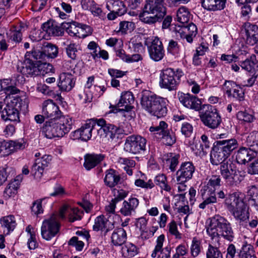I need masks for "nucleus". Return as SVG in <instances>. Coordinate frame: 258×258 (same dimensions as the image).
<instances>
[{"label":"nucleus","instance_id":"nucleus-1","mask_svg":"<svg viewBox=\"0 0 258 258\" xmlns=\"http://www.w3.org/2000/svg\"><path fill=\"white\" fill-rule=\"evenodd\" d=\"M207 232L212 239H215L219 245L220 237L229 242H232L235 237L231 224L227 219L219 215H215L210 218V223L207 228Z\"/></svg>","mask_w":258,"mask_h":258},{"label":"nucleus","instance_id":"nucleus-2","mask_svg":"<svg viewBox=\"0 0 258 258\" xmlns=\"http://www.w3.org/2000/svg\"><path fill=\"white\" fill-rule=\"evenodd\" d=\"M141 104L143 108L157 118H161L167 114L166 101L162 97L145 92L142 95Z\"/></svg>","mask_w":258,"mask_h":258},{"label":"nucleus","instance_id":"nucleus-3","mask_svg":"<svg viewBox=\"0 0 258 258\" xmlns=\"http://www.w3.org/2000/svg\"><path fill=\"white\" fill-rule=\"evenodd\" d=\"M28 107V103L19 97H15L3 110L1 117L4 120L19 122V111Z\"/></svg>","mask_w":258,"mask_h":258},{"label":"nucleus","instance_id":"nucleus-4","mask_svg":"<svg viewBox=\"0 0 258 258\" xmlns=\"http://www.w3.org/2000/svg\"><path fill=\"white\" fill-rule=\"evenodd\" d=\"M200 117L203 124L211 129L217 128L222 121L218 110L210 104L202 105L200 111Z\"/></svg>","mask_w":258,"mask_h":258},{"label":"nucleus","instance_id":"nucleus-5","mask_svg":"<svg viewBox=\"0 0 258 258\" xmlns=\"http://www.w3.org/2000/svg\"><path fill=\"white\" fill-rule=\"evenodd\" d=\"M219 169L227 186H236L241 181L242 176L234 164L226 162L220 165Z\"/></svg>","mask_w":258,"mask_h":258},{"label":"nucleus","instance_id":"nucleus-6","mask_svg":"<svg viewBox=\"0 0 258 258\" xmlns=\"http://www.w3.org/2000/svg\"><path fill=\"white\" fill-rule=\"evenodd\" d=\"M225 204L228 210L236 219L244 220L246 214L245 205L237 193L234 192L229 195L226 198Z\"/></svg>","mask_w":258,"mask_h":258},{"label":"nucleus","instance_id":"nucleus-7","mask_svg":"<svg viewBox=\"0 0 258 258\" xmlns=\"http://www.w3.org/2000/svg\"><path fill=\"white\" fill-rule=\"evenodd\" d=\"M147 140L140 136L133 135L126 138L124 145L125 152L137 155L146 150Z\"/></svg>","mask_w":258,"mask_h":258},{"label":"nucleus","instance_id":"nucleus-8","mask_svg":"<svg viewBox=\"0 0 258 258\" xmlns=\"http://www.w3.org/2000/svg\"><path fill=\"white\" fill-rule=\"evenodd\" d=\"M180 76L177 75L172 69L167 68L161 71L159 85L161 88L172 91L176 89Z\"/></svg>","mask_w":258,"mask_h":258},{"label":"nucleus","instance_id":"nucleus-9","mask_svg":"<svg viewBox=\"0 0 258 258\" xmlns=\"http://www.w3.org/2000/svg\"><path fill=\"white\" fill-rule=\"evenodd\" d=\"M59 229L60 224L56 217L52 216L42 223L41 228L42 237L46 240H50L58 233Z\"/></svg>","mask_w":258,"mask_h":258},{"label":"nucleus","instance_id":"nucleus-10","mask_svg":"<svg viewBox=\"0 0 258 258\" xmlns=\"http://www.w3.org/2000/svg\"><path fill=\"white\" fill-rule=\"evenodd\" d=\"M97 127H98L96 119H91L87 121L86 123L80 128L82 141H88L92 138L99 140Z\"/></svg>","mask_w":258,"mask_h":258},{"label":"nucleus","instance_id":"nucleus-11","mask_svg":"<svg viewBox=\"0 0 258 258\" xmlns=\"http://www.w3.org/2000/svg\"><path fill=\"white\" fill-rule=\"evenodd\" d=\"M96 121L97 122V126L98 127H97V133L99 135V140L106 137L109 134L111 138L114 136L115 134H120V131L119 130V127L113 124L107 123L104 119H96Z\"/></svg>","mask_w":258,"mask_h":258},{"label":"nucleus","instance_id":"nucleus-12","mask_svg":"<svg viewBox=\"0 0 258 258\" xmlns=\"http://www.w3.org/2000/svg\"><path fill=\"white\" fill-rule=\"evenodd\" d=\"M51 161V156L49 155H44L41 158H38L35 160L31 170V173L34 178L40 179L44 169L48 166Z\"/></svg>","mask_w":258,"mask_h":258},{"label":"nucleus","instance_id":"nucleus-13","mask_svg":"<svg viewBox=\"0 0 258 258\" xmlns=\"http://www.w3.org/2000/svg\"><path fill=\"white\" fill-rule=\"evenodd\" d=\"M195 170V167L190 162L182 163L176 172V179L179 182H185L190 179Z\"/></svg>","mask_w":258,"mask_h":258},{"label":"nucleus","instance_id":"nucleus-14","mask_svg":"<svg viewBox=\"0 0 258 258\" xmlns=\"http://www.w3.org/2000/svg\"><path fill=\"white\" fill-rule=\"evenodd\" d=\"M165 240V236L161 234L158 237L155 248L151 254L152 257L157 258H170L171 250L170 245H167L163 248V242Z\"/></svg>","mask_w":258,"mask_h":258},{"label":"nucleus","instance_id":"nucleus-15","mask_svg":"<svg viewBox=\"0 0 258 258\" xmlns=\"http://www.w3.org/2000/svg\"><path fill=\"white\" fill-rule=\"evenodd\" d=\"M150 57L156 61L161 60L164 56V50L162 42L155 37L152 40L151 45L148 48Z\"/></svg>","mask_w":258,"mask_h":258},{"label":"nucleus","instance_id":"nucleus-16","mask_svg":"<svg viewBox=\"0 0 258 258\" xmlns=\"http://www.w3.org/2000/svg\"><path fill=\"white\" fill-rule=\"evenodd\" d=\"M180 102L186 107L196 111L201 110V101L197 97L189 94H181L179 96Z\"/></svg>","mask_w":258,"mask_h":258},{"label":"nucleus","instance_id":"nucleus-17","mask_svg":"<svg viewBox=\"0 0 258 258\" xmlns=\"http://www.w3.org/2000/svg\"><path fill=\"white\" fill-rule=\"evenodd\" d=\"M134 97L131 92L127 91L122 93L120 99L117 103V107H124V108L117 109L115 107V109L112 110L114 113H116L118 111H129L131 110L133 107L132 106L134 102Z\"/></svg>","mask_w":258,"mask_h":258},{"label":"nucleus","instance_id":"nucleus-18","mask_svg":"<svg viewBox=\"0 0 258 258\" xmlns=\"http://www.w3.org/2000/svg\"><path fill=\"white\" fill-rule=\"evenodd\" d=\"M59 112L58 107L52 100H47L43 102L42 114L45 117L50 118V119L57 118Z\"/></svg>","mask_w":258,"mask_h":258},{"label":"nucleus","instance_id":"nucleus-19","mask_svg":"<svg viewBox=\"0 0 258 258\" xmlns=\"http://www.w3.org/2000/svg\"><path fill=\"white\" fill-rule=\"evenodd\" d=\"M75 80L71 73H62L59 77L58 86L62 91H70L74 87Z\"/></svg>","mask_w":258,"mask_h":258},{"label":"nucleus","instance_id":"nucleus-20","mask_svg":"<svg viewBox=\"0 0 258 258\" xmlns=\"http://www.w3.org/2000/svg\"><path fill=\"white\" fill-rule=\"evenodd\" d=\"M215 144L222 151L223 150L228 156H229L231 152L238 147L237 141L234 138L217 141Z\"/></svg>","mask_w":258,"mask_h":258},{"label":"nucleus","instance_id":"nucleus-21","mask_svg":"<svg viewBox=\"0 0 258 258\" xmlns=\"http://www.w3.org/2000/svg\"><path fill=\"white\" fill-rule=\"evenodd\" d=\"M255 153L249 148L241 147L237 152L236 160L239 164H244L255 157Z\"/></svg>","mask_w":258,"mask_h":258},{"label":"nucleus","instance_id":"nucleus-22","mask_svg":"<svg viewBox=\"0 0 258 258\" xmlns=\"http://www.w3.org/2000/svg\"><path fill=\"white\" fill-rule=\"evenodd\" d=\"M38 66L32 59L25 57V60L23 66L20 69L21 73L27 77L38 75Z\"/></svg>","mask_w":258,"mask_h":258},{"label":"nucleus","instance_id":"nucleus-23","mask_svg":"<svg viewBox=\"0 0 258 258\" xmlns=\"http://www.w3.org/2000/svg\"><path fill=\"white\" fill-rule=\"evenodd\" d=\"M229 156L226 155L221 148L218 147L215 143L211 152L210 160L213 165L222 164L225 163L224 161Z\"/></svg>","mask_w":258,"mask_h":258},{"label":"nucleus","instance_id":"nucleus-24","mask_svg":"<svg viewBox=\"0 0 258 258\" xmlns=\"http://www.w3.org/2000/svg\"><path fill=\"white\" fill-rule=\"evenodd\" d=\"M139 203V200L136 198H130L128 201H124L120 210V213L125 216H131L135 212Z\"/></svg>","mask_w":258,"mask_h":258},{"label":"nucleus","instance_id":"nucleus-25","mask_svg":"<svg viewBox=\"0 0 258 258\" xmlns=\"http://www.w3.org/2000/svg\"><path fill=\"white\" fill-rule=\"evenodd\" d=\"M245 33L247 44L258 45V27L256 25L249 24L245 29Z\"/></svg>","mask_w":258,"mask_h":258},{"label":"nucleus","instance_id":"nucleus-26","mask_svg":"<svg viewBox=\"0 0 258 258\" xmlns=\"http://www.w3.org/2000/svg\"><path fill=\"white\" fill-rule=\"evenodd\" d=\"M226 0H202V6L209 11L223 10L225 6Z\"/></svg>","mask_w":258,"mask_h":258},{"label":"nucleus","instance_id":"nucleus-27","mask_svg":"<svg viewBox=\"0 0 258 258\" xmlns=\"http://www.w3.org/2000/svg\"><path fill=\"white\" fill-rule=\"evenodd\" d=\"M111 242L115 246H122L126 242V233L122 228L115 229L111 235Z\"/></svg>","mask_w":258,"mask_h":258},{"label":"nucleus","instance_id":"nucleus-28","mask_svg":"<svg viewBox=\"0 0 258 258\" xmlns=\"http://www.w3.org/2000/svg\"><path fill=\"white\" fill-rule=\"evenodd\" d=\"M4 232L8 235L15 228L17 223L15 218L13 215H9L2 218L0 220Z\"/></svg>","mask_w":258,"mask_h":258},{"label":"nucleus","instance_id":"nucleus-29","mask_svg":"<svg viewBox=\"0 0 258 258\" xmlns=\"http://www.w3.org/2000/svg\"><path fill=\"white\" fill-rule=\"evenodd\" d=\"M113 224L109 222L103 215L98 216L95 220V224L93 228L95 231L103 230L106 229L105 232H107L109 229L112 228Z\"/></svg>","mask_w":258,"mask_h":258},{"label":"nucleus","instance_id":"nucleus-30","mask_svg":"<svg viewBox=\"0 0 258 258\" xmlns=\"http://www.w3.org/2000/svg\"><path fill=\"white\" fill-rule=\"evenodd\" d=\"M120 180L119 175L112 169L108 170L106 172V175L104 181L106 185L109 187H113L116 185Z\"/></svg>","mask_w":258,"mask_h":258},{"label":"nucleus","instance_id":"nucleus-31","mask_svg":"<svg viewBox=\"0 0 258 258\" xmlns=\"http://www.w3.org/2000/svg\"><path fill=\"white\" fill-rule=\"evenodd\" d=\"M221 180L219 175H212L203 189L205 192H207L208 195L209 194H213L215 190L221 186Z\"/></svg>","mask_w":258,"mask_h":258},{"label":"nucleus","instance_id":"nucleus-32","mask_svg":"<svg viewBox=\"0 0 258 258\" xmlns=\"http://www.w3.org/2000/svg\"><path fill=\"white\" fill-rule=\"evenodd\" d=\"M104 156L102 154H91L86 156L84 165L87 170H90L103 160Z\"/></svg>","mask_w":258,"mask_h":258},{"label":"nucleus","instance_id":"nucleus-33","mask_svg":"<svg viewBox=\"0 0 258 258\" xmlns=\"http://www.w3.org/2000/svg\"><path fill=\"white\" fill-rule=\"evenodd\" d=\"M248 202L251 207L258 212V187L253 185L247 191Z\"/></svg>","mask_w":258,"mask_h":258},{"label":"nucleus","instance_id":"nucleus-34","mask_svg":"<svg viewBox=\"0 0 258 258\" xmlns=\"http://www.w3.org/2000/svg\"><path fill=\"white\" fill-rule=\"evenodd\" d=\"M257 61L256 56L254 54L251 55L249 58L239 62V65L243 70L249 73L256 72L255 69V62Z\"/></svg>","mask_w":258,"mask_h":258},{"label":"nucleus","instance_id":"nucleus-35","mask_svg":"<svg viewBox=\"0 0 258 258\" xmlns=\"http://www.w3.org/2000/svg\"><path fill=\"white\" fill-rule=\"evenodd\" d=\"M41 28L43 31L46 32L49 35L61 36L63 33L60 27L49 21L44 23Z\"/></svg>","mask_w":258,"mask_h":258},{"label":"nucleus","instance_id":"nucleus-36","mask_svg":"<svg viewBox=\"0 0 258 258\" xmlns=\"http://www.w3.org/2000/svg\"><path fill=\"white\" fill-rule=\"evenodd\" d=\"M121 253L124 257H132L138 254V249L135 245L130 242H126L122 245Z\"/></svg>","mask_w":258,"mask_h":258},{"label":"nucleus","instance_id":"nucleus-37","mask_svg":"<svg viewBox=\"0 0 258 258\" xmlns=\"http://www.w3.org/2000/svg\"><path fill=\"white\" fill-rule=\"evenodd\" d=\"M107 8L110 11L117 13V16L123 15L126 11L124 4L119 1L109 2L107 5Z\"/></svg>","mask_w":258,"mask_h":258},{"label":"nucleus","instance_id":"nucleus-38","mask_svg":"<svg viewBox=\"0 0 258 258\" xmlns=\"http://www.w3.org/2000/svg\"><path fill=\"white\" fill-rule=\"evenodd\" d=\"M46 59L55 58L58 54V47L50 43L45 42L42 47Z\"/></svg>","mask_w":258,"mask_h":258},{"label":"nucleus","instance_id":"nucleus-39","mask_svg":"<svg viewBox=\"0 0 258 258\" xmlns=\"http://www.w3.org/2000/svg\"><path fill=\"white\" fill-rule=\"evenodd\" d=\"M168 125L163 121H160L158 125L156 126H151L149 130L151 132L154 133L155 137L157 139H161V136H163L167 131Z\"/></svg>","mask_w":258,"mask_h":258},{"label":"nucleus","instance_id":"nucleus-40","mask_svg":"<svg viewBox=\"0 0 258 258\" xmlns=\"http://www.w3.org/2000/svg\"><path fill=\"white\" fill-rule=\"evenodd\" d=\"M248 147L255 153H258V132H252L247 136L246 140Z\"/></svg>","mask_w":258,"mask_h":258},{"label":"nucleus","instance_id":"nucleus-41","mask_svg":"<svg viewBox=\"0 0 258 258\" xmlns=\"http://www.w3.org/2000/svg\"><path fill=\"white\" fill-rule=\"evenodd\" d=\"M239 254V258H256L253 247L247 243L242 246Z\"/></svg>","mask_w":258,"mask_h":258},{"label":"nucleus","instance_id":"nucleus-42","mask_svg":"<svg viewBox=\"0 0 258 258\" xmlns=\"http://www.w3.org/2000/svg\"><path fill=\"white\" fill-rule=\"evenodd\" d=\"M57 119L65 133H68L72 129L74 123L72 118L69 116H61Z\"/></svg>","mask_w":258,"mask_h":258},{"label":"nucleus","instance_id":"nucleus-43","mask_svg":"<svg viewBox=\"0 0 258 258\" xmlns=\"http://www.w3.org/2000/svg\"><path fill=\"white\" fill-rule=\"evenodd\" d=\"M54 129L53 119L46 121L42 128V134L48 139L54 138Z\"/></svg>","mask_w":258,"mask_h":258},{"label":"nucleus","instance_id":"nucleus-44","mask_svg":"<svg viewBox=\"0 0 258 258\" xmlns=\"http://www.w3.org/2000/svg\"><path fill=\"white\" fill-rule=\"evenodd\" d=\"M176 17L177 21L180 23H187L189 20V12L186 7H181L177 10Z\"/></svg>","mask_w":258,"mask_h":258},{"label":"nucleus","instance_id":"nucleus-45","mask_svg":"<svg viewBox=\"0 0 258 258\" xmlns=\"http://www.w3.org/2000/svg\"><path fill=\"white\" fill-rule=\"evenodd\" d=\"M25 57L32 59L33 58L34 59L38 60V61L39 62H42L47 59L44 53H43V50H42V47L40 50H32L31 52H27Z\"/></svg>","mask_w":258,"mask_h":258},{"label":"nucleus","instance_id":"nucleus-46","mask_svg":"<svg viewBox=\"0 0 258 258\" xmlns=\"http://www.w3.org/2000/svg\"><path fill=\"white\" fill-rule=\"evenodd\" d=\"M206 258H223V254L216 246L209 244L206 251Z\"/></svg>","mask_w":258,"mask_h":258},{"label":"nucleus","instance_id":"nucleus-47","mask_svg":"<svg viewBox=\"0 0 258 258\" xmlns=\"http://www.w3.org/2000/svg\"><path fill=\"white\" fill-rule=\"evenodd\" d=\"M63 26L65 28L69 34H73L74 35H76L77 33H79V31L78 28L79 27V25H81L80 24L77 23L75 22H73L70 23H63ZM82 26L81 28H79L81 30L85 29V27H88L86 25H82Z\"/></svg>","mask_w":258,"mask_h":258},{"label":"nucleus","instance_id":"nucleus-48","mask_svg":"<svg viewBox=\"0 0 258 258\" xmlns=\"http://www.w3.org/2000/svg\"><path fill=\"white\" fill-rule=\"evenodd\" d=\"M154 181L156 184L159 185L161 189L167 191H170L171 187L167 183V179L165 175L162 174L157 175Z\"/></svg>","mask_w":258,"mask_h":258},{"label":"nucleus","instance_id":"nucleus-49","mask_svg":"<svg viewBox=\"0 0 258 258\" xmlns=\"http://www.w3.org/2000/svg\"><path fill=\"white\" fill-rule=\"evenodd\" d=\"M167 157L168 158L166 159V161L169 164V169L171 171H174L179 163L178 160L180 155L175 153H169L167 154Z\"/></svg>","mask_w":258,"mask_h":258},{"label":"nucleus","instance_id":"nucleus-50","mask_svg":"<svg viewBox=\"0 0 258 258\" xmlns=\"http://www.w3.org/2000/svg\"><path fill=\"white\" fill-rule=\"evenodd\" d=\"M83 214V211L79 210L78 208H71L69 215V221L74 222L75 221L80 220Z\"/></svg>","mask_w":258,"mask_h":258},{"label":"nucleus","instance_id":"nucleus-51","mask_svg":"<svg viewBox=\"0 0 258 258\" xmlns=\"http://www.w3.org/2000/svg\"><path fill=\"white\" fill-rule=\"evenodd\" d=\"M66 53L69 57L75 60L78 55L77 45L75 43H70L66 48Z\"/></svg>","mask_w":258,"mask_h":258},{"label":"nucleus","instance_id":"nucleus-52","mask_svg":"<svg viewBox=\"0 0 258 258\" xmlns=\"http://www.w3.org/2000/svg\"><path fill=\"white\" fill-rule=\"evenodd\" d=\"M161 139L163 140V143L167 146H172L176 141L175 135L173 133H170L168 130L165 135L161 136Z\"/></svg>","mask_w":258,"mask_h":258},{"label":"nucleus","instance_id":"nucleus-53","mask_svg":"<svg viewBox=\"0 0 258 258\" xmlns=\"http://www.w3.org/2000/svg\"><path fill=\"white\" fill-rule=\"evenodd\" d=\"M209 197L204 199V201L199 205V208L201 209H205L207 207H209L211 204L216 203L217 202V198L215 195L210 194Z\"/></svg>","mask_w":258,"mask_h":258},{"label":"nucleus","instance_id":"nucleus-54","mask_svg":"<svg viewBox=\"0 0 258 258\" xmlns=\"http://www.w3.org/2000/svg\"><path fill=\"white\" fill-rule=\"evenodd\" d=\"M237 117L239 120L245 122H252L255 119L254 116L246 111H239L237 114Z\"/></svg>","mask_w":258,"mask_h":258},{"label":"nucleus","instance_id":"nucleus-55","mask_svg":"<svg viewBox=\"0 0 258 258\" xmlns=\"http://www.w3.org/2000/svg\"><path fill=\"white\" fill-rule=\"evenodd\" d=\"M200 245V241L194 237L190 246V253L192 256L196 257L199 254L201 251Z\"/></svg>","mask_w":258,"mask_h":258},{"label":"nucleus","instance_id":"nucleus-56","mask_svg":"<svg viewBox=\"0 0 258 258\" xmlns=\"http://www.w3.org/2000/svg\"><path fill=\"white\" fill-rule=\"evenodd\" d=\"M225 258H239V252H237L235 246L231 243L228 245L226 249Z\"/></svg>","mask_w":258,"mask_h":258},{"label":"nucleus","instance_id":"nucleus-57","mask_svg":"<svg viewBox=\"0 0 258 258\" xmlns=\"http://www.w3.org/2000/svg\"><path fill=\"white\" fill-rule=\"evenodd\" d=\"M17 186L15 183H10L6 188L4 196L6 198H9L16 194L17 191Z\"/></svg>","mask_w":258,"mask_h":258},{"label":"nucleus","instance_id":"nucleus-58","mask_svg":"<svg viewBox=\"0 0 258 258\" xmlns=\"http://www.w3.org/2000/svg\"><path fill=\"white\" fill-rule=\"evenodd\" d=\"M167 50L168 53H170L172 55H175L177 54L179 50V47L177 41L173 39L170 40L168 43Z\"/></svg>","mask_w":258,"mask_h":258},{"label":"nucleus","instance_id":"nucleus-59","mask_svg":"<svg viewBox=\"0 0 258 258\" xmlns=\"http://www.w3.org/2000/svg\"><path fill=\"white\" fill-rule=\"evenodd\" d=\"M119 30L122 32H132L135 28V24L132 22L122 21L119 24Z\"/></svg>","mask_w":258,"mask_h":258},{"label":"nucleus","instance_id":"nucleus-60","mask_svg":"<svg viewBox=\"0 0 258 258\" xmlns=\"http://www.w3.org/2000/svg\"><path fill=\"white\" fill-rule=\"evenodd\" d=\"M44 199L37 200L35 201L31 207L32 212L35 215H38L42 213L43 209L42 207V202Z\"/></svg>","mask_w":258,"mask_h":258},{"label":"nucleus","instance_id":"nucleus-61","mask_svg":"<svg viewBox=\"0 0 258 258\" xmlns=\"http://www.w3.org/2000/svg\"><path fill=\"white\" fill-rule=\"evenodd\" d=\"M53 121L54 129L55 130L54 131V137H62L66 134L63 130L60 124H59L57 119L54 118V119H53Z\"/></svg>","mask_w":258,"mask_h":258},{"label":"nucleus","instance_id":"nucleus-62","mask_svg":"<svg viewBox=\"0 0 258 258\" xmlns=\"http://www.w3.org/2000/svg\"><path fill=\"white\" fill-rule=\"evenodd\" d=\"M87 47L89 50L92 51L91 52V54L93 57V58L94 60L98 58V51L99 50H100V48L98 45L94 41H91L88 44Z\"/></svg>","mask_w":258,"mask_h":258},{"label":"nucleus","instance_id":"nucleus-63","mask_svg":"<svg viewBox=\"0 0 258 258\" xmlns=\"http://www.w3.org/2000/svg\"><path fill=\"white\" fill-rule=\"evenodd\" d=\"M135 184L137 186L147 189H151L154 186V184L151 179L149 180L148 182H146L142 179H138L135 180Z\"/></svg>","mask_w":258,"mask_h":258},{"label":"nucleus","instance_id":"nucleus-64","mask_svg":"<svg viewBox=\"0 0 258 258\" xmlns=\"http://www.w3.org/2000/svg\"><path fill=\"white\" fill-rule=\"evenodd\" d=\"M192 126L188 122L182 123L181 127V132L186 137H189L192 133Z\"/></svg>","mask_w":258,"mask_h":258}]
</instances>
